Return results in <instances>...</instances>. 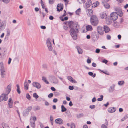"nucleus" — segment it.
<instances>
[{"instance_id": "f257e3e1", "label": "nucleus", "mask_w": 128, "mask_h": 128, "mask_svg": "<svg viewBox=\"0 0 128 128\" xmlns=\"http://www.w3.org/2000/svg\"><path fill=\"white\" fill-rule=\"evenodd\" d=\"M69 27L71 28L70 30V35L74 40H76L77 38V33L78 32V30L80 26L77 22H71L69 24Z\"/></svg>"}, {"instance_id": "f03ea898", "label": "nucleus", "mask_w": 128, "mask_h": 128, "mask_svg": "<svg viewBox=\"0 0 128 128\" xmlns=\"http://www.w3.org/2000/svg\"><path fill=\"white\" fill-rule=\"evenodd\" d=\"M12 85L11 84H9L6 88L5 93H3L1 96H0V102H1L3 100L6 101L8 99V94L10 92L11 90Z\"/></svg>"}, {"instance_id": "7ed1b4c3", "label": "nucleus", "mask_w": 128, "mask_h": 128, "mask_svg": "<svg viewBox=\"0 0 128 128\" xmlns=\"http://www.w3.org/2000/svg\"><path fill=\"white\" fill-rule=\"evenodd\" d=\"M90 21L91 24L94 26H97L98 23V18L95 15H93L91 17Z\"/></svg>"}, {"instance_id": "20e7f679", "label": "nucleus", "mask_w": 128, "mask_h": 128, "mask_svg": "<svg viewBox=\"0 0 128 128\" xmlns=\"http://www.w3.org/2000/svg\"><path fill=\"white\" fill-rule=\"evenodd\" d=\"M36 120V116H34L32 118H30V126L33 128H34L36 126L35 121Z\"/></svg>"}, {"instance_id": "39448f33", "label": "nucleus", "mask_w": 128, "mask_h": 128, "mask_svg": "<svg viewBox=\"0 0 128 128\" xmlns=\"http://www.w3.org/2000/svg\"><path fill=\"white\" fill-rule=\"evenodd\" d=\"M32 108V107L30 106L25 109L23 112V115L25 116H27Z\"/></svg>"}, {"instance_id": "423d86ee", "label": "nucleus", "mask_w": 128, "mask_h": 128, "mask_svg": "<svg viewBox=\"0 0 128 128\" xmlns=\"http://www.w3.org/2000/svg\"><path fill=\"white\" fill-rule=\"evenodd\" d=\"M114 10L117 12L116 13L120 17H122L123 16V13L121 10V9L120 8L116 7L114 8Z\"/></svg>"}, {"instance_id": "0eeeda50", "label": "nucleus", "mask_w": 128, "mask_h": 128, "mask_svg": "<svg viewBox=\"0 0 128 128\" xmlns=\"http://www.w3.org/2000/svg\"><path fill=\"white\" fill-rule=\"evenodd\" d=\"M97 31L98 33L100 35L103 34L104 31L102 27L100 26H98L97 27Z\"/></svg>"}, {"instance_id": "6e6552de", "label": "nucleus", "mask_w": 128, "mask_h": 128, "mask_svg": "<svg viewBox=\"0 0 128 128\" xmlns=\"http://www.w3.org/2000/svg\"><path fill=\"white\" fill-rule=\"evenodd\" d=\"M110 15L111 18L113 20H116L118 18V16L116 12H112Z\"/></svg>"}, {"instance_id": "1a4fd4ad", "label": "nucleus", "mask_w": 128, "mask_h": 128, "mask_svg": "<svg viewBox=\"0 0 128 128\" xmlns=\"http://www.w3.org/2000/svg\"><path fill=\"white\" fill-rule=\"evenodd\" d=\"M6 20L3 21L1 23L0 26V31L4 30L6 26Z\"/></svg>"}, {"instance_id": "9d476101", "label": "nucleus", "mask_w": 128, "mask_h": 128, "mask_svg": "<svg viewBox=\"0 0 128 128\" xmlns=\"http://www.w3.org/2000/svg\"><path fill=\"white\" fill-rule=\"evenodd\" d=\"M32 85L34 87L38 89H40L41 88L40 84L38 82H34L32 83Z\"/></svg>"}, {"instance_id": "9b49d317", "label": "nucleus", "mask_w": 128, "mask_h": 128, "mask_svg": "<svg viewBox=\"0 0 128 128\" xmlns=\"http://www.w3.org/2000/svg\"><path fill=\"white\" fill-rule=\"evenodd\" d=\"M116 110V108L113 107H110L108 110V112L110 113H112L114 112Z\"/></svg>"}, {"instance_id": "f8f14e48", "label": "nucleus", "mask_w": 128, "mask_h": 128, "mask_svg": "<svg viewBox=\"0 0 128 128\" xmlns=\"http://www.w3.org/2000/svg\"><path fill=\"white\" fill-rule=\"evenodd\" d=\"M63 6L62 4H58L57 6V11L60 12L63 9Z\"/></svg>"}, {"instance_id": "ddd939ff", "label": "nucleus", "mask_w": 128, "mask_h": 128, "mask_svg": "<svg viewBox=\"0 0 128 128\" xmlns=\"http://www.w3.org/2000/svg\"><path fill=\"white\" fill-rule=\"evenodd\" d=\"M8 102V104L9 107L10 108H12L13 104V101L12 100L11 98H10L9 99Z\"/></svg>"}, {"instance_id": "4468645a", "label": "nucleus", "mask_w": 128, "mask_h": 128, "mask_svg": "<svg viewBox=\"0 0 128 128\" xmlns=\"http://www.w3.org/2000/svg\"><path fill=\"white\" fill-rule=\"evenodd\" d=\"M86 12L88 16H90L93 14V11L90 9H88L86 10Z\"/></svg>"}, {"instance_id": "2eb2a0df", "label": "nucleus", "mask_w": 128, "mask_h": 128, "mask_svg": "<svg viewBox=\"0 0 128 128\" xmlns=\"http://www.w3.org/2000/svg\"><path fill=\"white\" fill-rule=\"evenodd\" d=\"M67 78L71 82H73L74 83H76V80L70 76H67Z\"/></svg>"}, {"instance_id": "dca6fc26", "label": "nucleus", "mask_w": 128, "mask_h": 128, "mask_svg": "<svg viewBox=\"0 0 128 128\" xmlns=\"http://www.w3.org/2000/svg\"><path fill=\"white\" fill-rule=\"evenodd\" d=\"M55 122L57 124H62L63 121L61 118H57L55 120Z\"/></svg>"}, {"instance_id": "f3484780", "label": "nucleus", "mask_w": 128, "mask_h": 128, "mask_svg": "<svg viewBox=\"0 0 128 128\" xmlns=\"http://www.w3.org/2000/svg\"><path fill=\"white\" fill-rule=\"evenodd\" d=\"M107 16L106 13L104 12H102L100 14V17L102 19H104L106 18L107 17Z\"/></svg>"}, {"instance_id": "a211bd4d", "label": "nucleus", "mask_w": 128, "mask_h": 128, "mask_svg": "<svg viewBox=\"0 0 128 128\" xmlns=\"http://www.w3.org/2000/svg\"><path fill=\"white\" fill-rule=\"evenodd\" d=\"M104 31L106 33H108V32L110 30V29L108 26H107L104 25Z\"/></svg>"}, {"instance_id": "6ab92c4d", "label": "nucleus", "mask_w": 128, "mask_h": 128, "mask_svg": "<svg viewBox=\"0 0 128 128\" xmlns=\"http://www.w3.org/2000/svg\"><path fill=\"white\" fill-rule=\"evenodd\" d=\"M0 75L1 77L2 78H4L6 77V73L5 70H2L0 71Z\"/></svg>"}, {"instance_id": "aec40b11", "label": "nucleus", "mask_w": 128, "mask_h": 128, "mask_svg": "<svg viewBox=\"0 0 128 128\" xmlns=\"http://www.w3.org/2000/svg\"><path fill=\"white\" fill-rule=\"evenodd\" d=\"M78 52L79 54H82V51L80 48L78 46L76 47Z\"/></svg>"}, {"instance_id": "412c9836", "label": "nucleus", "mask_w": 128, "mask_h": 128, "mask_svg": "<svg viewBox=\"0 0 128 128\" xmlns=\"http://www.w3.org/2000/svg\"><path fill=\"white\" fill-rule=\"evenodd\" d=\"M24 89L25 90H27L28 88V84L26 81L24 83Z\"/></svg>"}, {"instance_id": "4be33fe9", "label": "nucleus", "mask_w": 128, "mask_h": 128, "mask_svg": "<svg viewBox=\"0 0 128 128\" xmlns=\"http://www.w3.org/2000/svg\"><path fill=\"white\" fill-rule=\"evenodd\" d=\"M86 28L88 31H91L92 30V28L91 25H88L87 26Z\"/></svg>"}, {"instance_id": "5701e85b", "label": "nucleus", "mask_w": 128, "mask_h": 128, "mask_svg": "<svg viewBox=\"0 0 128 128\" xmlns=\"http://www.w3.org/2000/svg\"><path fill=\"white\" fill-rule=\"evenodd\" d=\"M115 85H113L112 86H110V88L109 89V91L110 92H112L114 89Z\"/></svg>"}, {"instance_id": "b1692460", "label": "nucleus", "mask_w": 128, "mask_h": 128, "mask_svg": "<svg viewBox=\"0 0 128 128\" xmlns=\"http://www.w3.org/2000/svg\"><path fill=\"white\" fill-rule=\"evenodd\" d=\"M51 39L50 38L47 39L46 41V43L47 46L52 45L50 42Z\"/></svg>"}, {"instance_id": "393cba45", "label": "nucleus", "mask_w": 128, "mask_h": 128, "mask_svg": "<svg viewBox=\"0 0 128 128\" xmlns=\"http://www.w3.org/2000/svg\"><path fill=\"white\" fill-rule=\"evenodd\" d=\"M2 126L4 128H10L7 124L4 122L2 123Z\"/></svg>"}, {"instance_id": "a878e982", "label": "nucleus", "mask_w": 128, "mask_h": 128, "mask_svg": "<svg viewBox=\"0 0 128 128\" xmlns=\"http://www.w3.org/2000/svg\"><path fill=\"white\" fill-rule=\"evenodd\" d=\"M42 80L46 84H48L49 82L46 80V78L45 77L43 76L42 77Z\"/></svg>"}, {"instance_id": "bb28decb", "label": "nucleus", "mask_w": 128, "mask_h": 128, "mask_svg": "<svg viewBox=\"0 0 128 128\" xmlns=\"http://www.w3.org/2000/svg\"><path fill=\"white\" fill-rule=\"evenodd\" d=\"M113 26L115 27L118 28L119 26V24L118 22H115L113 24Z\"/></svg>"}, {"instance_id": "cd10ccee", "label": "nucleus", "mask_w": 128, "mask_h": 128, "mask_svg": "<svg viewBox=\"0 0 128 128\" xmlns=\"http://www.w3.org/2000/svg\"><path fill=\"white\" fill-rule=\"evenodd\" d=\"M91 1L90 0L89 2H87L86 4V8H88L91 5Z\"/></svg>"}, {"instance_id": "c85d7f7f", "label": "nucleus", "mask_w": 128, "mask_h": 128, "mask_svg": "<svg viewBox=\"0 0 128 128\" xmlns=\"http://www.w3.org/2000/svg\"><path fill=\"white\" fill-rule=\"evenodd\" d=\"M10 31L9 29H6V36L5 38H6V37L9 36L10 35Z\"/></svg>"}, {"instance_id": "c756f323", "label": "nucleus", "mask_w": 128, "mask_h": 128, "mask_svg": "<svg viewBox=\"0 0 128 128\" xmlns=\"http://www.w3.org/2000/svg\"><path fill=\"white\" fill-rule=\"evenodd\" d=\"M81 12V9L80 8L77 9L75 12L76 15H79Z\"/></svg>"}, {"instance_id": "7c9ffc66", "label": "nucleus", "mask_w": 128, "mask_h": 128, "mask_svg": "<svg viewBox=\"0 0 128 128\" xmlns=\"http://www.w3.org/2000/svg\"><path fill=\"white\" fill-rule=\"evenodd\" d=\"M124 83V80L119 81L118 83V84L120 86L123 85Z\"/></svg>"}, {"instance_id": "2f4dec72", "label": "nucleus", "mask_w": 128, "mask_h": 128, "mask_svg": "<svg viewBox=\"0 0 128 128\" xmlns=\"http://www.w3.org/2000/svg\"><path fill=\"white\" fill-rule=\"evenodd\" d=\"M0 0L1 2H3L4 3L6 4L8 3L10 1V0Z\"/></svg>"}, {"instance_id": "473e14b6", "label": "nucleus", "mask_w": 128, "mask_h": 128, "mask_svg": "<svg viewBox=\"0 0 128 128\" xmlns=\"http://www.w3.org/2000/svg\"><path fill=\"white\" fill-rule=\"evenodd\" d=\"M108 122H106V125L104 124H102L101 126V128H108L107 126L108 125Z\"/></svg>"}, {"instance_id": "72a5a7b5", "label": "nucleus", "mask_w": 128, "mask_h": 128, "mask_svg": "<svg viewBox=\"0 0 128 128\" xmlns=\"http://www.w3.org/2000/svg\"><path fill=\"white\" fill-rule=\"evenodd\" d=\"M61 111L62 112H64L67 109L63 105L61 106Z\"/></svg>"}, {"instance_id": "f704fd0d", "label": "nucleus", "mask_w": 128, "mask_h": 128, "mask_svg": "<svg viewBox=\"0 0 128 128\" xmlns=\"http://www.w3.org/2000/svg\"><path fill=\"white\" fill-rule=\"evenodd\" d=\"M16 86L17 88V92L19 94H20V86L18 84L16 85Z\"/></svg>"}, {"instance_id": "c9c22d12", "label": "nucleus", "mask_w": 128, "mask_h": 128, "mask_svg": "<svg viewBox=\"0 0 128 128\" xmlns=\"http://www.w3.org/2000/svg\"><path fill=\"white\" fill-rule=\"evenodd\" d=\"M99 2H98L97 1L93 3V6L94 7H96L99 5Z\"/></svg>"}, {"instance_id": "e433bc0d", "label": "nucleus", "mask_w": 128, "mask_h": 128, "mask_svg": "<svg viewBox=\"0 0 128 128\" xmlns=\"http://www.w3.org/2000/svg\"><path fill=\"white\" fill-rule=\"evenodd\" d=\"M103 98V95H102L100 96V98H98L97 99L98 101H102Z\"/></svg>"}, {"instance_id": "4c0bfd02", "label": "nucleus", "mask_w": 128, "mask_h": 128, "mask_svg": "<svg viewBox=\"0 0 128 128\" xmlns=\"http://www.w3.org/2000/svg\"><path fill=\"white\" fill-rule=\"evenodd\" d=\"M33 97H34L35 98L37 99L39 97L38 96L36 93H34L33 94Z\"/></svg>"}, {"instance_id": "58836bf2", "label": "nucleus", "mask_w": 128, "mask_h": 128, "mask_svg": "<svg viewBox=\"0 0 128 128\" xmlns=\"http://www.w3.org/2000/svg\"><path fill=\"white\" fill-rule=\"evenodd\" d=\"M49 50L50 51H52V45L47 46Z\"/></svg>"}, {"instance_id": "ea45409f", "label": "nucleus", "mask_w": 128, "mask_h": 128, "mask_svg": "<svg viewBox=\"0 0 128 128\" xmlns=\"http://www.w3.org/2000/svg\"><path fill=\"white\" fill-rule=\"evenodd\" d=\"M26 98L28 100H30L31 98L30 96L28 93L26 94Z\"/></svg>"}, {"instance_id": "a19ab883", "label": "nucleus", "mask_w": 128, "mask_h": 128, "mask_svg": "<svg viewBox=\"0 0 128 128\" xmlns=\"http://www.w3.org/2000/svg\"><path fill=\"white\" fill-rule=\"evenodd\" d=\"M53 96V94L52 93H50L48 95V97L49 98H52Z\"/></svg>"}, {"instance_id": "79ce46f5", "label": "nucleus", "mask_w": 128, "mask_h": 128, "mask_svg": "<svg viewBox=\"0 0 128 128\" xmlns=\"http://www.w3.org/2000/svg\"><path fill=\"white\" fill-rule=\"evenodd\" d=\"M68 18L67 17H65L64 18H62L61 19V20L62 21H64V20H68Z\"/></svg>"}, {"instance_id": "37998d69", "label": "nucleus", "mask_w": 128, "mask_h": 128, "mask_svg": "<svg viewBox=\"0 0 128 128\" xmlns=\"http://www.w3.org/2000/svg\"><path fill=\"white\" fill-rule=\"evenodd\" d=\"M49 3L50 4H52L54 3L53 0H48Z\"/></svg>"}, {"instance_id": "c03bdc74", "label": "nucleus", "mask_w": 128, "mask_h": 128, "mask_svg": "<svg viewBox=\"0 0 128 128\" xmlns=\"http://www.w3.org/2000/svg\"><path fill=\"white\" fill-rule=\"evenodd\" d=\"M83 116V114H79L78 115H77V117L78 118H80L82 116Z\"/></svg>"}, {"instance_id": "a18cd8bd", "label": "nucleus", "mask_w": 128, "mask_h": 128, "mask_svg": "<svg viewBox=\"0 0 128 128\" xmlns=\"http://www.w3.org/2000/svg\"><path fill=\"white\" fill-rule=\"evenodd\" d=\"M104 6L105 8H110V6L108 4H104Z\"/></svg>"}, {"instance_id": "49530a36", "label": "nucleus", "mask_w": 128, "mask_h": 128, "mask_svg": "<svg viewBox=\"0 0 128 128\" xmlns=\"http://www.w3.org/2000/svg\"><path fill=\"white\" fill-rule=\"evenodd\" d=\"M96 108V106L94 105H90V108L92 109H94Z\"/></svg>"}, {"instance_id": "de8ad7c7", "label": "nucleus", "mask_w": 128, "mask_h": 128, "mask_svg": "<svg viewBox=\"0 0 128 128\" xmlns=\"http://www.w3.org/2000/svg\"><path fill=\"white\" fill-rule=\"evenodd\" d=\"M75 124L73 123L71 124L70 125V128H75Z\"/></svg>"}, {"instance_id": "09e8293b", "label": "nucleus", "mask_w": 128, "mask_h": 128, "mask_svg": "<svg viewBox=\"0 0 128 128\" xmlns=\"http://www.w3.org/2000/svg\"><path fill=\"white\" fill-rule=\"evenodd\" d=\"M106 23L108 24H110L112 23V21L110 20H109L106 21Z\"/></svg>"}, {"instance_id": "8fccbe9b", "label": "nucleus", "mask_w": 128, "mask_h": 128, "mask_svg": "<svg viewBox=\"0 0 128 128\" xmlns=\"http://www.w3.org/2000/svg\"><path fill=\"white\" fill-rule=\"evenodd\" d=\"M102 62L103 63H104L105 64H106L107 63V62H108V61L107 60L105 59H104V60H102Z\"/></svg>"}, {"instance_id": "3c124183", "label": "nucleus", "mask_w": 128, "mask_h": 128, "mask_svg": "<svg viewBox=\"0 0 128 128\" xmlns=\"http://www.w3.org/2000/svg\"><path fill=\"white\" fill-rule=\"evenodd\" d=\"M68 88L70 90H72L74 89V88L73 86H69Z\"/></svg>"}, {"instance_id": "603ef678", "label": "nucleus", "mask_w": 128, "mask_h": 128, "mask_svg": "<svg viewBox=\"0 0 128 128\" xmlns=\"http://www.w3.org/2000/svg\"><path fill=\"white\" fill-rule=\"evenodd\" d=\"M40 109V107L39 106H36L35 107V110H38Z\"/></svg>"}, {"instance_id": "864d4df0", "label": "nucleus", "mask_w": 128, "mask_h": 128, "mask_svg": "<svg viewBox=\"0 0 128 128\" xmlns=\"http://www.w3.org/2000/svg\"><path fill=\"white\" fill-rule=\"evenodd\" d=\"M100 52V50L99 49L97 48L96 50V52L97 53H98Z\"/></svg>"}, {"instance_id": "5fc2aeb1", "label": "nucleus", "mask_w": 128, "mask_h": 128, "mask_svg": "<svg viewBox=\"0 0 128 128\" xmlns=\"http://www.w3.org/2000/svg\"><path fill=\"white\" fill-rule=\"evenodd\" d=\"M58 101V100L57 98H55L53 99V102H54L56 103Z\"/></svg>"}, {"instance_id": "6e6d98bb", "label": "nucleus", "mask_w": 128, "mask_h": 128, "mask_svg": "<svg viewBox=\"0 0 128 128\" xmlns=\"http://www.w3.org/2000/svg\"><path fill=\"white\" fill-rule=\"evenodd\" d=\"M44 103L45 105L46 106H48L49 105V103L46 101Z\"/></svg>"}, {"instance_id": "4d7b16f0", "label": "nucleus", "mask_w": 128, "mask_h": 128, "mask_svg": "<svg viewBox=\"0 0 128 128\" xmlns=\"http://www.w3.org/2000/svg\"><path fill=\"white\" fill-rule=\"evenodd\" d=\"M50 122L53 121V117L52 116H50Z\"/></svg>"}, {"instance_id": "13d9d810", "label": "nucleus", "mask_w": 128, "mask_h": 128, "mask_svg": "<svg viewBox=\"0 0 128 128\" xmlns=\"http://www.w3.org/2000/svg\"><path fill=\"white\" fill-rule=\"evenodd\" d=\"M53 91H55L56 90L55 88L53 87H52L50 88Z\"/></svg>"}, {"instance_id": "bf43d9fd", "label": "nucleus", "mask_w": 128, "mask_h": 128, "mask_svg": "<svg viewBox=\"0 0 128 128\" xmlns=\"http://www.w3.org/2000/svg\"><path fill=\"white\" fill-rule=\"evenodd\" d=\"M92 66L94 67H96V64L94 62L92 63Z\"/></svg>"}, {"instance_id": "052dcab7", "label": "nucleus", "mask_w": 128, "mask_h": 128, "mask_svg": "<svg viewBox=\"0 0 128 128\" xmlns=\"http://www.w3.org/2000/svg\"><path fill=\"white\" fill-rule=\"evenodd\" d=\"M108 40H110L111 38V36L110 35H107L106 36Z\"/></svg>"}, {"instance_id": "680f3d73", "label": "nucleus", "mask_w": 128, "mask_h": 128, "mask_svg": "<svg viewBox=\"0 0 128 128\" xmlns=\"http://www.w3.org/2000/svg\"><path fill=\"white\" fill-rule=\"evenodd\" d=\"M88 74L90 76H92L93 75V73L91 72H88Z\"/></svg>"}, {"instance_id": "e2e57ef3", "label": "nucleus", "mask_w": 128, "mask_h": 128, "mask_svg": "<svg viewBox=\"0 0 128 128\" xmlns=\"http://www.w3.org/2000/svg\"><path fill=\"white\" fill-rule=\"evenodd\" d=\"M49 18L51 20H52L54 19V17L52 16H49Z\"/></svg>"}, {"instance_id": "0e129e2a", "label": "nucleus", "mask_w": 128, "mask_h": 128, "mask_svg": "<svg viewBox=\"0 0 128 128\" xmlns=\"http://www.w3.org/2000/svg\"><path fill=\"white\" fill-rule=\"evenodd\" d=\"M96 98L95 97L92 100V102H95L96 101Z\"/></svg>"}, {"instance_id": "69168bd1", "label": "nucleus", "mask_w": 128, "mask_h": 128, "mask_svg": "<svg viewBox=\"0 0 128 128\" xmlns=\"http://www.w3.org/2000/svg\"><path fill=\"white\" fill-rule=\"evenodd\" d=\"M11 60H12V59L10 58H9V59H8V64H10Z\"/></svg>"}, {"instance_id": "338daca9", "label": "nucleus", "mask_w": 128, "mask_h": 128, "mask_svg": "<svg viewBox=\"0 0 128 128\" xmlns=\"http://www.w3.org/2000/svg\"><path fill=\"white\" fill-rule=\"evenodd\" d=\"M40 28L42 29H45L46 28V27L44 26H40Z\"/></svg>"}, {"instance_id": "774afa93", "label": "nucleus", "mask_w": 128, "mask_h": 128, "mask_svg": "<svg viewBox=\"0 0 128 128\" xmlns=\"http://www.w3.org/2000/svg\"><path fill=\"white\" fill-rule=\"evenodd\" d=\"M69 105L70 106H72L73 105V104L71 101H70L69 103Z\"/></svg>"}]
</instances>
